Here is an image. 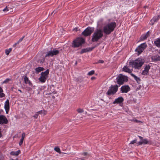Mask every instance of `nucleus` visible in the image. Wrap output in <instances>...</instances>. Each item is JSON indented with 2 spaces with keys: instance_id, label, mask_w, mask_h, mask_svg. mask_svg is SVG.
I'll list each match as a JSON object with an SVG mask.
<instances>
[{
  "instance_id": "obj_20",
  "label": "nucleus",
  "mask_w": 160,
  "mask_h": 160,
  "mask_svg": "<svg viewBox=\"0 0 160 160\" xmlns=\"http://www.w3.org/2000/svg\"><path fill=\"white\" fill-rule=\"evenodd\" d=\"M130 75L134 78V79L138 83H140L141 79L139 78L138 77L133 73H131Z\"/></svg>"
},
{
  "instance_id": "obj_51",
  "label": "nucleus",
  "mask_w": 160,
  "mask_h": 160,
  "mask_svg": "<svg viewBox=\"0 0 160 160\" xmlns=\"http://www.w3.org/2000/svg\"><path fill=\"white\" fill-rule=\"evenodd\" d=\"M19 44V43H17V42L16 43H15V44L13 45V47H15L16 46V45H17V44Z\"/></svg>"
},
{
  "instance_id": "obj_5",
  "label": "nucleus",
  "mask_w": 160,
  "mask_h": 160,
  "mask_svg": "<svg viewBox=\"0 0 160 160\" xmlns=\"http://www.w3.org/2000/svg\"><path fill=\"white\" fill-rule=\"evenodd\" d=\"M85 42L84 39L80 38H78L74 40L72 43V47L74 48H77L81 46Z\"/></svg>"
},
{
  "instance_id": "obj_8",
  "label": "nucleus",
  "mask_w": 160,
  "mask_h": 160,
  "mask_svg": "<svg viewBox=\"0 0 160 160\" xmlns=\"http://www.w3.org/2000/svg\"><path fill=\"white\" fill-rule=\"evenodd\" d=\"M147 47V45L145 43H143L135 49V51L137 52L138 55L140 54Z\"/></svg>"
},
{
  "instance_id": "obj_43",
  "label": "nucleus",
  "mask_w": 160,
  "mask_h": 160,
  "mask_svg": "<svg viewBox=\"0 0 160 160\" xmlns=\"http://www.w3.org/2000/svg\"><path fill=\"white\" fill-rule=\"evenodd\" d=\"M145 35H146V36L147 37V38L149 37L150 36L149 35V31L148 32L145 34Z\"/></svg>"
},
{
  "instance_id": "obj_15",
  "label": "nucleus",
  "mask_w": 160,
  "mask_h": 160,
  "mask_svg": "<svg viewBox=\"0 0 160 160\" xmlns=\"http://www.w3.org/2000/svg\"><path fill=\"white\" fill-rule=\"evenodd\" d=\"M24 82L26 84H28L29 86H32V84L31 82L29 80L27 76H25L24 77Z\"/></svg>"
},
{
  "instance_id": "obj_12",
  "label": "nucleus",
  "mask_w": 160,
  "mask_h": 160,
  "mask_svg": "<svg viewBox=\"0 0 160 160\" xmlns=\"http://www.w3.org/2000/svg\"><path fill=\"white\" fill-rule=\"evenodd\" d=\"M8 121L6 117L3 115H0V124H7Z\"/></svg>"
},
{
  "instance_id": "obj_52",
  "label": "nucleus",
  "mask_w": 160,
  "mask_h": 160,
  "mask_svg": "<svg viewBox=\"0 0 160 160\" xmlns=\"http://www.w3.org/2000/svg\"><path fill=\"white\" fill-rule=\"evenodd\" d=\"M96 78L94 77H92L91 78V79L92 80H93L94 79H95Z\"/></svg>"
},
{
  "instance_id": "obj_29",
  "label": "nucleus",
  "mask_w": 160,
  "mask_h": 160,
  "mask_svg": "<svg viewBox=\"0 0 160 160\" xmlns=\"http://www.w3.org/2000/svg\"><path fill=\"white\" fill-rule=\"evenodd\" d=\"M2 92V89L0 87V98L3 97L5 96V94Z\"/></svg>"
},
{
  "instance_id": "obj_44",
  "label": "nucleus",
  "mask_w": 160,
  "mask_h": 160,
  "mask_svg": "<svg viewBox=\"0 0 160 160\" xmlns=\"http://www.w3.org/2000/svg\"><path fill=\"white\" fill-rule=\"evenodd\" d=\"M104 62V61L102 60H99L98 62L97 63H102Z\"/></svg>"
},
{
  "instance_id": "obj_14",
  "label": "nucleus",
  "mask_w": 160,
  "mask_h": 160,
  "mask_svg": "<svg viewBox=\"0 0 160 160\" xmlns=\"http://www.w3.org/2000/svg\"><path fill=\"white\" fill-rule=\"evenodd\" d=\"M151 144L150 142L148 141L147 139H143L142 140H141L137 143L138 145H142V144Z\"/></svg>"
},
{
  "instance_id": "obj_6",
  "label": "nucleus",
  "mask_w": 160,
  "mask_h": 160,
  "mask_svg": "<svg viewBox=\"0 0 160 160\" xmlns=\"http://www.w3.org/2000/svg\"><path fill=\"white\" fill-rule=\"evenodd\" d=\"M116 79L118 84L120 85L123 84L125 81L128 80L127 77L121 74L118 75Z\"/></svg>"
},
{
  "instance_id": "obj_17",
  "label": "nucleus",
  "mask_w": 160,
  "mask_h": 160,
  "mask_svg": "<svg viewBox=\"0 0 160 160\" xmlns=\"http://www.w3.org/2000/svg\"><path fill=\"white\" fill-rule=\"evenodd\" d=\"M93 49V48H84L83 49H82L81 50V51L80 52V53L81 54H82L83 53L86 52H87L91 51H92Z\"/></svg>"
},
{
  "instance_id": "obj_46",
  "label": "nucleus",
  "mask_w": 160,
  "mask_h": 160,
  "mask_svg": "<svg viewBox=\"0 0 160 160\" xmlns=\"http://www.w3.org/2000/svg\"><path fill=\"white\" fill-rule=\"evenodd\" d=\"M155 22H154V21H152L151 19L150 22V24H151L152 25H153Z\"/></svg>"
},
{
  "instance_id": "obj_22",
  "label": "nucleus",
  "mask_w": 160,
  "mask_h": 160,
  "mask_svg": "<svg viewBox=\"0 0 160 160\" xmlns=\"http://www.w3.org/2000/svg\"><path fill=\"white\" fill-rule=\"evenodd\" d=\"M20 150H18L16 152L12 151L10 152V154L12 155L17 156L20 154Z\"/></svg>"
},
{
  "instance_id": "obj_57",
  "label": "nucleus",
  "mask_w": 160,
  "mask_h": 160,
  "mask_svg": "<svg viewBox=\"0 0 160 160\" xmlns=\"http://www.w3.org/2000/svg\"><path fill=\"white\" fill-rule=\"evenodd\" d=\"M77 62H76V63H75V65H77Z\"/></svg>"
},
{
  "instance_id": "obj_54",
  "label": "nucleus",
  "mask_w": 160,
  "mask_h": 160,
  "mask_svg": "<svg viewBox=\"0 0 160 160\" xmlns=\"http://www.w3.org/2000/svg\"><path fill=\"white\" fill-rule=\"evenodd\" d=\"M1 129H0V138H1L2 136V134H1Z\"/></svg>"
},
{
  "instance_id": "obj_49",
  "label": "nucleus",
  "mask_w": 160,
  "mask_h": 160,
  "mask_svg": "<svg viewBox=\"0 0 160 160\" xmlns=\"http://www.w3.org/2000/svg\"><path fill=\"white\" fill-rule=\"evenodd\" d=\"M139 138L141 140H142L143 139V137L140 136H138Z\"/></svg>"
},
{
  "instance_id": "obj_34",
  "label": "nucleus",
  "mask_w": 160,
  "mask_h": 160,
  "mask_svg": "<svg viewBox=\"0 0 160 160\" xmlns=\"http://www.w3.org/2000/svg\"><path fill=\"white\" fill-rule=\"evenodd\" d=\"M77 112L79 113H82L84 112L83 109L81 108H78L77 110Z\"/></svg>"
},
{
  "instance_id": "obj_47",
  "label": "nucleus",
  "mask_w": 160,
  "mask_h": 160,
  "mask_svg": "<svg viewBox=\"0 0 160 160\" xmlns=\"http://www.w3.org/2000/svg\"><path fill=\"white\" fill-rule=\"evenodd\" d=\"M5 110L6 113H8L9 110V108H7V109L5 108Z\"/></svg>"
},
{
  "instance_id": "obj_36",
  "label": "nucleus",
  "mask_w": 160,
  "mask_h": 160,
  "mask_svg": "<svg viewBox=\"0 0 160 160\" xmlns=\"http://www.w3.org/2000/svg\"><path fill=\"white\" fill-rule=\"evenodd\" d=\"M137 139H135L132 141L130 143V144H134V143H136L137 142Z\"/></svg>"
},
{
  "instance_id": "obj_28",
  "label": "nucleus",
  "mask_w": 160,
  "mask_h": 160,
  "mask_svg": "<svg viewBox=\"0 0 160 160\" xmlns=\"http://www.w3.org/2000/svg\"><path fill=\"white\" fill-rule=\"evenodd\" d=\"M54 150L58 152L59 153H64V154H66V153L64 152H62L60 151V149L58 147H55L54 148Z\"/></svg>"
},
{
  "instance_id": "obj_11",
  "label": "nucleus",
  "mask_w": 160,
  "mask_h": 160,
  "mask_svg": "<svg viewBox=\"0 0 160 160\" xmlns=\"http://www.w3.org/2000/svg\"><path fill=\"white\" fill-rule=\"evenodd\" d=\"M151 66L149 65L145 66L144 70L142 71V74L144 75H148V74L149 70Z\"/></svg>"
},
{
  "instance_id": "obj_59",
  "label": "nucleus",
  "mask_w": 160,
  "mask_h": 160,
  "mask_svg": "<svg viewBox=\"0 0 160 160\" xmlns=\"http://www.w3.org/2000/svg\"><path fill=\"white\" fill-rule=\"evenodd\" d=\"M0 160H2V159H0Z\"/></svg>"
},
{
  "instance_id": "obj_26",
  "label": "nucleus",
  "mask_w": 160,
  "mask_h": 160,
  "mask_svg": "<svg viewBox=\"0 0 160 160\" xmlns=\"http://www.w3.org/2000/svg\"><path fill=\"white\" fill-rule=\"evenodd\" d=\"M47 78H45L41 76L39 78V81L41 82L42 83L44 82Z\"/></svg>"
},
{
  "instance_id": "obj_39",
  "label": "nucleus",
  "mask_w": 160,
  "mask_h": 160,
  "mask_svg": "<svg viewBox=\"0 0 160 160\" xmlns=\"http://www.w3.org/2000/svg\"><path fill=\"white\" fill-rule=\"evenodd\" d=\"M45 112V111H43L42 110H41L38 112H37V113L38 115L39 114H41L43 112Z\"/></svg>"
},
{
  "instance_id": "obj_10",
  "label": "nucleus",
  "mask_w": 160,
  "mask_h": 160,
  "mask_svg": "<svg viewBox=\"0 0 160 160\" xmlns=\"http://www.w3.org/2000/svg\"><path fill=\"white\" fill-rule=\"evenodd\" d=\"M121 90L122 93H127L130 90V88L128 85H124L121 88Z\"/></svg>"
},
{
  "instance_id": "obj_32",
  "label": "nucleus",
  "mask_w": 160,
  "mask_h": 160,
  "mask_svg": "<svg viewBox=\"0 0 160 160\" xmlns=\"http://www.w3.org/2000/svg\"><path fill=\"white\" fill-rule=\"evenodd\" d=\"M12 49L11 48H10L6 50L5 53L7 55H8L9 54L10 52L11 51Z\"/></svg>"
},
{
  "instance_id": "obj_4",
  "label": "nucleus",
  "mask_w": 160,
  "mask_h": 160,
  "mask_svg": "<svg viewBox=\"0 0 160 160\" xmlns=\"http://www.w3.org/2000/svg\"><path fill=\"white\" fill-rule=\"evenodd\" d=\"M118 86L117 85H112L108 89L106 94L108 96L114 95L118 90Z\"/></svg>"
},
{
  "instance_id": "obj_18",
  "label": "nucleus",
  "mask_w": 160,
  "mask_h": 160,
  "mask_svg": "<svg viewBox=\"0 0 160 160\" xmlns=\"http://www.w3.org/2000/svg\"><path fill=\"white\" fill-rule=\"evenodd\" d=\"M49 73V69H47L44 72H42L41 73V76L42 77L45 78H48L47 75H48Z\"/></svg>"
},
{
  "instance_id": "obj_37",
  "label": "nucleus",
  "mask_w": 160,
  "mask_h": 160,
  "mask_svg": "<svg viewBox=\"0 0 160 160\" xmlns=\"http://www.w3.org/2000/svg\"><path fill=\"white\" fill-rule=\"evenodd\" d=\"M8 8H7V6L6 7L3 9L2 11H3L4 12H8Z\"/></svg>"
},
{
  "instance_id": "obj_53",
  "label": "nucleus",
  "mask_w": 160,
  "mask_h": 160,
  "mask_svg": "<svg viewBox=\"0 0 160 160\" xmlns=\"http://www.w3.org/2000/svg\"><path fill=\"white\" fill-rule=\"evenodd\" d=\"M23 4H24L23 3H22L21 2V3H19L18 5H16V6H19L20 5H23Z\"/></svg>"
},
{
  "instance_id": "obj_48",
  "label": "nucleus",
  "mask_w": 160,
  "mask_h": 160,
  "mask_svg": "<svg viewBox=\"0 0 160 160\" xmlns=\"http://www.w3.org/2000/svg\"><path fill=\"white\" fill-rule=\"evenodd\" d=\"M9 79H7L5 80L3 83H6V82H8L9 81Z\"/></svg>"
},
{
  "instance_id": "obj_55",
  "label": "nucleus",
  "mask_w": 160,
  "mask_h": 160,
  "mask_svg": "<svg viewBox=\"0 0 160 160\" xmlns=\"http://www.w3.org/2000/svg\"><path fill=\"white\" fill-rule=\"evenodd\" d=\"M18 91H19L20 92H21H21H22V91H21V90H20V89H18Z\"/></svg>"
},
{
  "instance_id": "obj_2",
  "label": "nucleus",
  "mask_w": 160,
  "mask_h": 160,
  "mask_svg": "<svg viewBox=\"0 0 160 160\" xmlns=\"http://www.w3.org/2000/svg\"><path fill=\"white\" fill-rule=\"evenodd\" d=\"M103 36V30L100 29H97L93 34L91 40L93 42H97Z\"/></svg>"
},
{
  "instance_id": "obj_56",
  "label": "nucleus",
  "mask_w": 160,
  "mask_h": 160,
  "mask_svg": "<svg viewBox=\"0 0 160 160\" xmlns=\"http://www.w3.org/2000/svg\"><path fill=\"white\" fill-rule=\"evenodd\" d=\"M158 53L160 54V50H159Z\"/></svg>"
},
{
  "instance_id": "obj_9",
  "label": "nucleus",
  "mask_w": 160,
  "mask_h": 160,
  "mask_svg": "<svg viewBox=\"0 0 160 160\" xmlns=\"http://www.w3.org/2000/svg\"><path fill=\"white\" fill-rule=\"evenodd\" d=\"M59 53V51L58 50H56L54 49L53 50H50L47 52L45 56V57L49 58L50 56H52L54 55H58Z\"/></svg>"
},
{
  "instance_id": "obj_33",
  "label": "nucleus",
  "mask_w": 160,
  "mask_h": 160,
  "mask_svg": "<svg viewBox=\"0 0 160 160\" xmlns=\"http://www.w3.org/2000/svg\"><path fill=\"white\" fill-rule=\"evenodd\" d=\"M95 72L94 70H92L91 71L88 72V75L91 76L92 75L94 74Z\"/></svg>"
},
{
  "instance_id": "obj_13",
  "label": "nucleus",
  "mask_w": 160,
  "mask_h": 160,
  "mask_svg": "<svg viewBox=\"0 0 160 160\" xmlns=\"http://www.w3.org/2000/svg\"><path fill=\"white\" fill-rule=\"evenodd\" d=\"M123 101V98L122 97H120L116 99L113 102V103L120 104L122 103Z\"/></svg>"
},
{
  "instance_id": "obj_58",
  "label": "nucleus",
  "mask_w": 160,
  "mask_h": 160,
  "mask_svg": "<svg viewBox=\"0 0 160 160\" xmlns=\"http://www.w3.org/2000/svg\"><path fill=\"white\" fill-rule=\"evenodd\" d=\"M54 12H55V11H53V12H52V13L51 14H52V13H53Z\"/></svg>"
},
{
  "instance_id": "obj_30",
  "label": "nucleus",
  "mask_w": 160,
  "mask_h": 160,
  "mask_svg": "<svg viewBox=\"0 0 160 160\" xmlns=\"http://www.w3.org/2000/svg\"><path fill=\"white\" fill-rule=\"evenodd\" d=\"M147 37L145 34L142 35L140 38V40L141 41H143L146 39L147 38Z\"/></svg>"
},
{
  "instance_id": "obj_45",
  "label": "nucleus",
  "mask_w": 160,
  "mask_h": 160,
  "mask_svg": "<svg viewBox=\"0 0 160 160\" xmlns=\"http://www.w3.org/2000/svg\"><path fill=\"white\" fill-rule=\"evenodd\" d=\"M38 114L36 113V114L33 116V117L35 118H38Z\"/></svg>"
},
{
  "instance_id": "obj_35",
  "label": "nucleus",
  "mask_w": 160,
  "mask_h": 160,
  "mask_svg": "<svg viewBox=\"0 0 160 160\" xmlns=\"http://www.w3.org/2000/svg\"><path fill=\"white\" fill-rule=\"evenodd\" d=\"M25 36H23L22 38H20L19 40L17 42V43H19V42H21L23 39L24 38Z\"/></svg>"
},
{
  "instance_id": "obj_40",
  "label": "nucleus",
  "mask_w": 160,
  "mask_h": 160,
  "mask_svg": "<svg viewBox=\"0 0 160 160\" xmlns=\"http://www.w3.org/2000/svg\"><path fill=\"white\" fill-rule=\"evenodd\" d=\"M134 121L137 123H140V122L141 123H143V122H142L141 121L138 120H137V119H135V120H134Z\"/></svg>"
},
{
  "instance_id": "obj_23",
  "label": "nucleus",
  "mask_w": 160,
  "mask_h": 160,
  "mask_svg": "<svg viewBox=\"0 0 160 160\" xmlns=\"http://www.w3.org/2000/svg\"><path fill=\"white\" fill-rule=\"evenodd\" d=\"M4 108L5 109L9 108V103L8 99H7L5 103Z\"/></svg>"
},
{
  "instance_id": "obj_50",
  "label": "nucleus",
  "mask_w": 160,
  "mask_h": 160,
  "mask_svg": "<svg viewBox=\"0 0 160 160\" xmlns=\"http://www.w3.org/2000/svg\"><path fill=\"white\" fill-rule=\"evenodd\" d=\"M73 30H75L76 31H77L78 30V28H74L73 29Z\"/></svg>"
},
{
  "instance_id": "obj_21",
  "label": "nucleus",
  "mask_w": 160,
  "mask_h": 160,
  "mask_svg": "<svg viewBox=\"0 0 160 160\" xmlns=\"http://www.w3.org/2000/svg\"><path fill=\"white\" fill-rule=\"evenodd\" d=\"M123 70L126 72H128L130 74L131 73L132 71L129 68H128L127 66H125L123 67Z\"/></svg>"
},
{
  "instance_id": "obj_27",
  "label": "nucleus",
  "mask_w": 160,
  "mask_h": 160,
  "mask_svg": "<svg viewBox=\"0 0 160 160\" xmlns=\"http://www.w3.org/2000/svg\"><path fill=\"white\" fill-rule=\"evenodd\" d=\"M160 18V16L159 15L157 16L154 17L152 19V21H154V22H157L159 20Z\"/></svg>"
},
{
  "instance_id": "obj_16",
  "label": "nucleus",
  "mask_w": 160,
  "mask_h": 160,
  "mask_svg": "<svg viewBox=\"0 0 160 160\" xmlns=\"http://www.w3.org/2000/svg\"><path fill=\"white\" fill-rule=\"evenodd\" d=\"M151 59L154 61H160V56L158 55H156L152 56Z\"/></svg>"
},
{
  "instance_id": "obj_38",
  "label": "nucleus",
  "mask_w": 160,
  "mask_h": 160,
  "mask_svg": "<svg viewBox=\"0 0 160 160\" xmlns=\"http://www.w3.org/2000/svg\"><path fill=\"white\" fill-rule=\"evenodd\" d=\"M23 139H21L20 140V141L19 142V145L21 146V145H22L23 143Z\"/></svg>"
},
{
  "instance_id": "obj_31",
  "label": "nucleus",
  "mask_w": 160,
  "mask_h": 160,
  "mask_svg": "<svg viewBox=\"0 0 160 160\" xmlns=\"http://www.w3.org/2000/svg\"><path fill=\"white\" fill-rule=\"evenodd\" d=\"M44 60H45L44 58H43L42 59H39L38 60V62L40 63L41 64H42L44 62Z\"/></svg>"
},
{
  "instance_id": "obj_25",
  "label": "nucleus",
  "mask_w": 160,
  "mask_h": 160,
  "mask_svg": "<svg viewBox=\"0 0 160 160\" xmlns=\"http://www.w3.org/2000/svg\"><path fill=\"white\" fill-rule=\"evenodd\" d=\"M8 8V12H12L13 10V7L12 6H11L10 5H8L7 6Z\"/></svg>"
},
{
  "instance_id": "obj_41",
  "label": "nucleus",
  "mask_w": 160,
  "mask_h": 160,
  "mask_svg": "<svg viewBox=\"0 0 160 160\" xmlns=\"http://www.w3.org/2000/svg\"><path fill=\"white\" fill-rule=\"evenodd\" d=\"M25 133L24 132H23L22 134L21 139H24L25 137Z\"/></svg>"
},
{
  "instance_id": "obj_19",
  "label": "nucleus",
  "mask_w": 160,
  "mask_h": 160,
  "mask_svg": "<svg viewBox=\"0 0 160 160\" xmlns=\"http://www.w3.org/2000/svg\"><path fill=\"white\" fill-rule=\"evenodd\" d=\"M44 70V68L41 67H38L35 69L36 72L37 73H38L41 71H43Z\"/></svg>"
},
{
  "instance_id": "obj_24",
  "label": "nucleus",
  "mask_w": 160,
  "mask_h": 160,
  "mask_svg": "<svg viewBox=\"0 0 160 160\" xmlns=\"http://www.w3.org/2000/svg\"><path fill=\"white\" fill-rule=\"evenodd\" d=\"M154 43L157 47H160V38H158L157 40L155 41Z\"/></svg>"
},
{
  "instance_id": "obj_3",
  "label": "nucleus",
  "mask_w": 160,
  "mask_h": 160,
  "mask_svg": "<svg viewBox=\"0 0 160 160\" xmlns=\"http://www.w3.org/2000/svg\"><path fill=\"white\" fill-rule=\"evenodd\" d=\"M116 26L115 22H112L109 23L103 28V32L106 34L109 35L114 30Z\"/></svg>"
},
{
  "instance_id": "obj_42",
  "label": "nucleus",
  "mask_w": 160,
  "mask_h": 160,
  "mask_svg": "<svg viewBox=\"0 0 160 160\" xmlns=\"http://www.w3.org/2000/svg\"><path fill=\"white\" fill-rule=\"evenodd\" d=\"M100 44V43H97L96 44L94 47H92L91 48H93V49H94L95 48L97 47Z\"/></svg>"
},
{
  "instance_id": "obj_7",
  "label": "nucleus",
  "mask_w": 160,
  "mask_h": 160,
  "mask_svg": "<svg viewBox=\"0 0 160 160\" xmlns=\"http://www.w3.org/2000/svg\"><path fill=\"white\" fill-rule=\"evenodd\" d=\"M93 28L88 27L82 32V35L85 37L89 36L93 32Z\"/></svg>"
},
{
  "instance_id": "obj_1",
  "label": "nucleus",
  "mask_w": 160,
  "mask_h": 160,
  "mask_svg": "<svg viewBox=\"0 0 160 160\" xmlns=\"http://www.w3.org/2000/svg\"><path fill=\"white\" fill-rule=\"evenodd\" d=\"M144 62V59L138 58L134 61L130 62L129 65L135 69H139L141 68Z\"/></svg>"
}]
</instances>
